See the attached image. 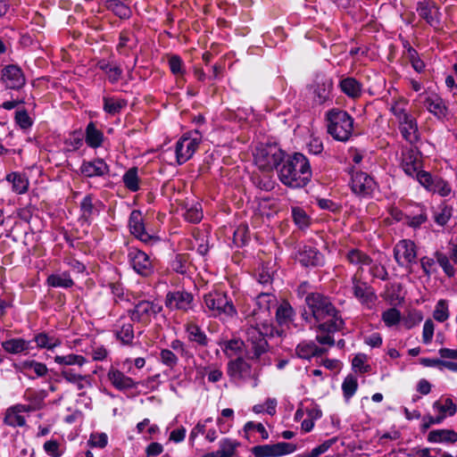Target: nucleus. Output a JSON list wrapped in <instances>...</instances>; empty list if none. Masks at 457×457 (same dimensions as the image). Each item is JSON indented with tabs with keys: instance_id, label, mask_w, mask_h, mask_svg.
Segmentation results:
<instances>
[{
	"instance_id": "f257e3e1",
	"label": "nucleus",
	"mask_w": 457,
	"mask_h": 457,
	"mask_svg": "<svg viewBox=\"0 0 457 457\" xmlns=\"http://www.w3.org/2000/svg\"><path fill=\"white\" fill-rule=\"evenodd\" d=\"M273 336L274 328L270 324L263 323L261 327L250 326L245 329V341L237 338L224 341L221 349L230 357L245 347L247 358L257 361L270 350L268 339Z\"/></svg>"
},
{
	"instance_id": "f03ea898",
	"label": "nucleus",
	"mask_w": 457,
	"mask_h": 457,
	"mask_svg": "<svg viewBox=\"0 0 457 457\" xmlns=\"http://www.w3.org/2000/svg\"><path fill=\"white\" fill-rule=\"evenodd\" d=\"M311 317L318 323V332L335 333L344 327V320L328 297L312 293L305 297Z\"/></svg>"
},
{
	"instance_id": "7ed1b4c3",
	"label": "nucleus",
	"mask_w": 457,
	"mask_h": 457,
	"mask_svg": "<svg viewBox=\"0 0 457 457\" xmlns=\"http://www.w3.org/2000/svg\"><path fill=\"white\" fill-rule=\"evenodd\" d=\"M278 175L285 186L293 188L303 187L312 178L309 160L300 153L288 155L279 166Z\"/></svg>"
},
{
	"instance_id": "20e7f679",
	"label": "nucleus",
	"mask_w": 457,
	"mask_h": 457,
	"mask_svg": "<svg viewBox=\"0 0 457 457\" xmlns=\"http://www.w3.org/2000/svg\"><path fill=\"white\" fill-rule=\"evenodd\" d=\"M328 133L337 141L346 142L353 131V119L344 110L331 109L327 114Z\"/></svg>"
},
{
	"instance_id": "39448f33",
	"label": "nucleus",
	"mask_w": 457,
	"mask_h": 457,
	"mask_svg": "<svg viewBox=\"0 0 457 457\" xmlns=\"http://www.w3.org/2000/svg\"><path fill=\"white\" fill-rule=\"evenodd\" d=\"M203 307L205 313L212 317H233L237 314L236 308L227 294L221 291H212L203 297Z\"/></svg>"
},
{
	"instance_id": "423d86ee",
	"label": "nucleus",
	"mask_w": 457,
	"mask_h": 457,
	"mask_svg": "<svg viewBox=\"0 0 457 457\" xmlns=\"http://www.w3.org/2000/svg\"><path fill=\"white\" fill-rule=\"evenodd\" d=\"M256 165L263 170H271L278 168L285 158V153L277 145H261L255 148L253 154Z\"/></svg>"
},
{
	"instance_id": "0eeeda50",
	"label": "nucleus",
	"mask_w": 457,
	"mask_h": 457,
	"mask_svg": "<svg viewBox=\"0 0 457 457\" xmlns=\"http://www.w3.org/2000/svg\"><path fill=\"white\" fill-rule=\"evenodd\" d=\"M162 311V306L158 303L142 300L137 303L133 309L129 310L128 314L132 321L146 326Z\"/></svg>"
},
{
	"instance_id": "6e6552de",
	"label": "nucleus",
	"mask_w": 457,
	"mask_h": 457,
	"mask_svg": "<svg viewBox=\"0 0 457 457\" xmlns=\"http://www.w3.org/2000/svg\"><path fill=\"white\" fill-rule=\"evenodd\" d=\"M195 134L196 135L195 137L184 135L177 142L175 154L179 164H183L188 161L198 148L201 138L198 136V131H195Z\"/></svg>"
},
{
	"instance_id": "1a4fd4ad",
	"label": "nucleus",
	"mask_w": 457,
	"mask_h": 457,
	"mask_svg": "<svg viewBox=\"0 0 457 457\" xmlns=\"http://www.w3.org/2000/svg\"><path fill=\"white\" fill-rule=\"evenodd\" d=\"M352 288L353 295L362 303L370 305L377 300L374 289L365 281L361 279L360 271L352 277Z\"/></svg>"
},
{
	"instance_id": "9d476101",
	"label": "nucleus",
	"mask_w": 457,
	"mask_h": 457,
	"mask_svg": "<svg viewBox=\"0 0 457 457\" xmlns=\"http://www.w3.org/2000/svg\"><path fill=\"white\" fill-rule=\"evenodd\" d=\"M295 450V445L280 442L274 445H256L252 449V453L254 457H278L292 453Z\"/></svg>"
},
{
	"instance_id": "9b49d317",
	"label": "nucleus",
	"mask_w": 457,
	"mask_h": 457,
	"mask_svg": "<svg viewBox=\"0 0 457 457\" xmlns=\"http://www.w3.org/2000/svg\"><path fill=\"white\" fill-rule=\"evenodd\" d=\"M165 305L170 310L188 312L194 307V296L184 290L169 292L166 295Z\"/></svg>"
},
{
	"instance_id": "f8f14e48",
	"label": "nucleus",
	"mask_w": 457,
	"mask_h": 457,
	"mask_svg": "<svg viewBox=\"0 0 457 457\" xmlns=\"http://www.w3.org/2000/svg\"><path fill=\"white\" fill-rule=\"evenodd\" d=\"M377 184L372 177L363 171H355L352 175L351 188L360 196H369L376 189Z\"/></svg>"
},
{
	"instance_id": "ddd939ff",
	"label": "nucleus",
	"mask_w": 457,
	"mask_h": 457,
	"mask_svg": "<svg viewBox=\"0 0 457 457\" xmlns=\"http://www.w3.org/2000/svg\"><path fill=\"white\" fill-rule=\"evenodd\" d=\"M394 256L396 262L402 267L415 262L417 256L415 244L407 239L399 241L394 248Z\"/></svg>"
},
{
	"instance_id": "4468645a",
	"label": "nucleus",
	"mask_w": 457,
	"mask_h": 457,
	"mask_svg": "<svg viewBox=\"0 0 457 457\" xmlns=\"http://www.w3.org/2000/svg\"><path fill=\"white\" fill-rule=\"evenodd\" d=\"M129 260L134 270L141 276H149L154 271L150 257L143 251L131 248L129 252Z\"/></svg>"
},
{
	"instance_id": "2eb2a0df",
	"label": "nucleus",
	"mask_w": 457,
	"mask_h": 457,
	"mask_svg": "<svg viewBox=\"0 0 457 457\" xmlns=\"http://www.w3.org/2000/svg\"><path fill=\"white\" fill-rule=\"evenodd\" d=\"M2 80L11 89H21L26 83L25 76L17 65H7L2 70Z\"/></svg>"
},
{
	"instance_id": "dca6fc26",
	"label": "nucleus",
	"mask_w": 457,
	"mask_h": 457,
	"mask_svg": "<svg viewBox=\"0 0 457 457\" xmlns=\"http://www.w3.org/2000/svg\"><path fill=\"white\" fill-rule=\"evenodd\" d=\"M129 225L131 233L140 239L144 243H150L153 240H155L154 237L149 235L145 230V226L143 224L142 214L140 211L134 210L130 213Z\"/></svg>"
},
{
	"instance_id": "f3484780",
	"label": "nucleus",
	"mask_w": 457,
	"mask_h": 457,
	"mask_svg": "<svg viewBox=\"0 0 457 457\" xmlns=\"http://www.w3.org/2000/svg\"><path fill=\"white\" fill-rule=\"evenodd\" d=\"M107 378L119 391H126L136 388L137 382L116 369H111L107 373Z\"/></svg>"
},
{
	"instance_id": "a211bd4d",
	"label": "nucleus",
	"mask_w": 457,
	"mask_h": 457,
	"mask_svg": "<svg viewBox=\"0 0 457 457\" xmlns=\"http://www.w3.org/2000/svg\"><path fill=\"white\" fill-rule=\"evenodd\" d=\"M296 258L305 267L319 266L323 262V255L316 248L310 245H304L300 249Z\"/></svg>"
},
{
	"instance_id": "6ab92c4d",
	"label": "nucleus",
	"mask_w": 457,
	"mask_h": 457,
	"mask_svg": "<svg viewBox=\"0 0 457 457\" xmlns=\"http://www.w3.org/2000/svg\"><path fill=\"white\" fill-rule=\"evenodd\" d=\"M402 167L408 176L414 178V173L421 168V161L416 149L411 148L403 153Z\"/></svg>"
},
{
	"instance_id": "aec40b11",
	"label": "nucleus",
	"mask_w": 457,
	"mask_h": 457,
	"mask_svg": "<svg viewBox=\"0 0 457 457\" xmlns=\"http://www.w3.org/2000/svg\"><path fill=\"white\" fill-rule=\"evenodd\" d=\"M80 172L85 177H101L109 172L108 165L103 159L97 158L89 162H83L80 166Z\"/></svg>"
},
{
	"instance_id": "412c9836",
	"label": "nucleus",
	"mask_w": 457,
	"mask_h": 457,
	"mask_svg": "<svg viewBox=\"0 0 457 457\" xmlns=\"http://www.w3.org/2000/svg\"><path fill=\"white\" fill-rule=\"evenodd\" d=\"M424 104L429 112L440 120L446 118L448 115V107L445 102L436 94L426 97Z\"/></svg>"
},
{
	"instance_id": "4be33fe9",
	"label": "nucleus",
	"mask_w": 457,
	"mask_h": 457,
	"mask_svg": "<svg viewBox=\"0 0 457 457\" xmlns=\"http://www.w3.org/2000/svg\"><path fill=\"white\" fill-rule=\"evenodd\" d=\"M228 374L234 379H245L251 376V365L243 358H237L228 363Z\"/></svg>"
},
{
	"instance_id": "5701e85b",
	"label": "nucleus",
	"mask_w": 457,
	"mask_h": 457,
	"mask_svg": "<svg viewBox=\"0 0 457 457\" xmlns=\"http://www.w3.org/2000/svg\"><path fill=\"white\" fill-rule=\"evenodd\" d=\"M333 87L332 79L324 76H318L314 85V96L319 104L325 103L329 98Z\"/></svg>"
},
{
	"instance_id": "b1692460",
	"label": "nucleus",
	"mask_w": 457,
	"mask_h": 457,
	"mask_svg": "<svg viewBox=\"0 0 457 457\" xmlns=\"http://www.w3.org/2000/svg\"><path fill=\"white\" fill-rule=\"evenodd\" d=\"M345 258L351 264L359 266L357 271H360L361 275L363 271L362 266H370L373 262L372 259L367 253L357 248L350 249Z\"/></svg>"
},
{
	"instance_id": "393cba45",
	"label": "nucleus",
	"mask_w": 457,
	"mask_h": 457,
	"mask_svg": "<svg viewBox=\"0 0 457 457\" xmlns=\"http://www.w3.org/2000/svg\"><path fill=\"white\" fill-rule=\"evenodd\" d=\"M327 349L317 346L314 343L303 342L296 346L295 353L302 359H311L313 356H322Z\"/></svg>"
},
{
	"instance_id": "a878e982",
	"label": "nucleus",
	"mask_w": 457,
	"mask_h": 457,
	"mask_svg": "<svg viewBox=\"0 0 457 457\" xmlns=\"http://www.w3.org/2000/svg\"><path fill=\"white\" fill-rule=\"evenodd\" d=\"M417 12L419 15L426 20L430 25H434L436 21L437 8L436 4L430 0H424L418 4Z\"/></svg>"
},
{
	"instance_id": "bb28decb",
	"label": "nucleus",
	"mask_w": 457,
	"mask_h": 457,
	"mask_svg": "<svg viewBox=\"0 0 457 457\" xmlns=\"http://www.w3.org/2000/svg\"><path fill=\"white\" fill-rule=\"evenodd\" d=\"M428 441L430 443H450L457 442V432L453 429H435L428 435Z\"/></svg>"
},
{
	"instance_id": "cd10ccee",
	"label": "nucleus",
	"mask_w": 457,
	"mask_h": 457,
	"mask_svg": "<svg viewBox=\"0 0 457 457\" xmlns=\"http://www.w3.org/2000/svg\"><path fill=\"white\" fill-rule=\"evenodd\" d=\"M3 349L12 354H18L29 349V342L23 338H11L2 342Z\"/></svg>"
},
{
	"instance_id": "c85d7f7f",
	"label": "nucleus",
	"mask_w": 457,
	"mask_h": 457,
	"mask_svg": "<svg viewBox=\"0 0 457 457\" xmlns=\"http://www.w3.org/2000/svg\"><path fill=\"white\" fill-rule=\"evenodd\" d=\"M341 90L349 97L357 98L361 94V84L354 78L348 77L340 81Z\"/></svg>"
},
{
	"instance_id": "c756f323",
	"label": "nucleus",
	"mask_w": 457,
	"mask_h": 457,
	"mask_svg": "<svg viewBox=\"0 0 457 457\" xmlns=\"http://www.w3.org/2000/svg\"><path fill=\"white\" fill-rule=\"evenodd\" d=\"M61 376L69 383L74 384L78 390L85 388L86 384L91 386L89 381V376H83L75 373L72 370H63L61 372Z\"/></svg>"
},
{
	"instance_id": "7c9ffc66",
	"label": "nucleus",
	"mask_w": 457,
	"mask_h": 457,
	"mask_svg": "<svg viewBox=\"0 0 457 457\" xmlns=\"http://www.w3.org/2000/svg\"><path fill=\"white\" fill-rule=\"evenodd\" d=\"M186 331L187 333V337L191 342H195L202 346L207 345V337L198 325L195 323H187L186 325Z\"/></svg>"
},
{
	"instance_id": "2f4dec72",
	"label": "nucleus",
	"mask_w": 457,
	"mask_h": 457,
	"mask_svg": "<svg viewBox=\"0 0 457 457\" xmlns=\"http://www.w3.org/2000/svg\"><path fill=\"white\" fill-rule=\"evenodd\" d=\"M4 423L9 427H23L26 425V420L23 416L21 415V412L18 411L15 405L9 407L5 411V415L4 418Z\"/></svg>"
},
{
	"instance_id": "473e14b6",
	"label": "nucleus",
	"mask_w": 457,
	"mask_h": 457,
	"mask_svg": "<svg viewBox=\"0 0 457 457\" xmlns=\"http://www.w3.org/2000/svg\"><path fill=\"white\" fill-rule=\"evenodd\" d=\"M104 139V134L101 130L97 129L93 122H90L86 129V143L96 148L101 145Z\"/></svg>"
},
{
	"instance_id": "72a5a7b5",
	"label": "nucleus",
	"mask_w": 457,
	"mask_h": 457,
	"mask_svg": "<svg viewBox=\"0 0 457 457\" xmlns=\"http://www.w3.org/2000/svg\"><path fill=\"white\" fill-rule=\"evenodd\" d=\"M399 129L403 138L410 144L412 145L419 141L420 135L416 120H409L408 124L402 125Z\"/></svg>"
},
{
	"instance_id": "f704fd0d",
	"label": "nucleus",
	"mask_w": 457,
	"mask_h": 457,
	"mask_svg": "<svg viewBox=\"0 0 457 457\" xmlns=\"http://www.w3.org/2000/svg\"><path fill=\"white\" fill-rule=\"evenodd\" d=\"M452 215L453 208L446 204L439 205L433 212L435 222L441 227L445 226L450 220Z\"/></svg>"
},
{
	"instance_id": "c9c22d12",
	"label": "nucleus",
	"mask_w": 457,
	"mask_h": 457,
	"mask_svg": "<svg viewBox=\"0 0 457 457\" xmlns=\"http://www.w3.org/2000/svg\"><path fill=\"white\" fill-rule=\"evenodd\" d=\"M47 284L54 287L69 288L73 286V280L68 273L52 274L47 278Z\"/></svg>"
},
{
	"instance_id": "e433bc0d",
	"label": "nucleus",
	"mask_w": 457,
	"mask_h": 457,
	"mask_svg": "<svg viewBox=\"0 0 457 457\" xmlns=\"http://www.w3.org/2000/svg\"><path fill=\"white\" fill-rule=\"evenodd\" d=\"M6 179L12 184V189L16 193L22 194L27 191L29 182L21 174L17 172L10 173L6 176Z\"/></svg>"
},
{
	"instance_id": "4c0bfd02",
	"label": "nucleus",
	"mask_w": 457,
	"mask_h": 457,
	"mask_svg": "<svg viewBox=\"0 0 457 457\" xmlns=\"http://www.w3.org/2000/svg\"><path fill=\"white\" fill-rule=\"evenodd\" d=\"M34 341L36 342L37 347L39 348H46L48 350H52L56 346L61 345V340L54 337H50L46 333H39L34 337Z\"/></svg>"
},
{
	"instance_id": "58836bf2",
	"label": "nucleus",
	"mask_w": 457,
	"mask_h": 457,
	"mask_svg": "<svg viewBox=\"0 0 457 457\" xmlns=\"http://www.w3.org/2000/svg\"><path fill=\"white\" fill-rule=\"evenodd\" d=\"M256 304L260 311L269 312L271 306L277 305V298L270 293L262 292L256 297Z\"/></svg>"
},
{
	"instance_id": "ea45409f",
	"label": "nucleus",
	"mask_w": 457,
	"mask_h": 457,
	"mask_svg": "<svg viewBox=\"0 0 457 457\" xmlns=\"http://www.w3.org/2000/svg\"><path fill=\"white\" fill-rule=\"evenodd\" d=\"M106 5L110 11L120 19H128L130 17V9L119 0H108Z\"/></svg>"
},
{
	"instance_id": "a19ab883",
	"label": "nucleus",
	"mask_w": 457,
	"mask_h": 457,
	"mask_svg": "<svg viewBox=\"0 0 457 457\" xmlns=\"http://www.w3.org/2000/svg\"><path fill=\"white\" fill-rule=\"evenodd\" d=\"M54 361L60 365H78L81 367L87 362V360L82 355L71 353L67 355H56Z\"/></svg>"
},
{
	"instance_id": "79ce46f5",
	"label": "nucleus",
	"mask_w": 457,
	"mask_h": 457,
	"mask_svg": "<svg viewBox=\"0 0 457 457\" xmlns=\"http://www.w3.org/2000/svg\"><path fill=\"white\" fill-rule=\"evenodd\" d=\"M294 314L293 308L288 303H281L276 312V319L279 325H286L291 321Z\"/></svg>"
},
{
	"instance_id": "37998d69",
	"label": "nucleus",
	"mask_w": 457,
	"mask_h": 457,
	"mask_svg": "<svg viewBox=\"0 0 457 457\" xmlns=\"http://www.w3.org/2000/svg\"><path fill=\"white\" fill-rule=\"evenodd\" d=\"M125 187L132 192H136L139 189L138 186V176L137 168L133 167L125 172L122 177Z\"/></svg>"
},
{
	"instance_id": "c03bdc74",
	"label": "nucleus",
	"mask_w": 457,
	"mask_h": 457,
	"mask_svg": "<svg viewBox=\"0 0 457 457\" xmlns=\"http://www.w3.org/2000/svg\"><path fill=\"white\" fill-rule=\"evenodd\" d=\"M239 443L230 438H223L219 443V452L221 457H232Z\"/></svg>"
},
{
	"instance_id": "a18cd8bd",
	"label": "nucleus",
	"mask_w": 457,
	"mask_h": 457,
	"mask_svg": "<svg viewBox=\"0 0 457 457\" xmlns=\"http://www.w3.org/2000/svg\"><path fill=\"white\" fill-rule=\"evenodd\" d=\"M436 262L443 269L445 275L452 278L455 274V269L451 264L449 257L442 252L436 251L434 253Z\"/></svg>"
},
{
	"instance_id": "49530a36",
	"label": "nucleus",
	"mask_w": 457,
	"mask_h": 457,
	"mask_svg": "<svg viewBox=\"0 0 457 457\" xmlns=\"http://www.w3.org/2000/svg\"><path fill=\"white\" fill-rule=\"evenodd\" d=\"M433 408L438 411L440 414H445V416H453L457 411V406L451 398L445 399V403H441L440 401H436L433 403Z\"/></svg>"
},
{
	"instance_id": "de8ad7c7",
	"label": "nucleus",
	"mask_w": 457,
	"mask_h": 457,
	"mask_svg": "<svg viewBox=\"0 0 457 457\" xmlns=\"http://www.w3.org/2000/svg\"><path fill=\"white\" fill-rule=\"evenodd\" d=\"M357 387V378L353 375H348L342 384V390L345 398L349 400L355 394Z\"/></svg>"
},
{
	"instance_id": "09e8293b",
	"label": "nucleus",
	"mask_w": 457,
	"mask_h": 457,
	"mask_svg": "<svg viewBox=\"0 0 457 457\" xmlns=\"http://www.w3.org/2000/svg\"><path fill=\"white\" fill-rule=\"evenodd\" d=\"M428 191L436 193L441 196H447L451 193V187L445 180L440 178H435Z\"/></svg>"
},
{
	"instance_id": "8fccbe9b",
	"label": "nucleus",
	"mask_w": 457,
	"mask_h": 457,
	"mask_svg": "<svg viewBox=\"0 0 457 457\" xmlns=\"http://www.w3.org/2000/svg\"><path fill=\"white\" fill-rule=\"evenodd\" d=\"M126 105V101L116 98H104V109L110 114L118 113Z\"/></svg>"
},
{
	"instance_id": "3c124183",
	"label": "nucleus",
	"mask_w": 457,
	"mask_h": 457,
	"mask_svg": "<svg viewBox=\"0 0 457 457\" xmlns=\"http://www.w3.org/2000/svg\"><path fill=\"white\" fill-rule=\"evenodd\" d=\"M274 270L268 264L262 265L258 270L257 281L262 286H268L271 284Z\"/></svg>"
},
{
	"instance_id": "603ef678",
	"label": "nucleus",
	"mask_w": 457,
	"mask_h": 457,
	"mask_svg": "<svg viewBox=\"0 0 457 457\" xmlns=\"http://www.w3.org/2000/svg\"><path fill=\"white\" fill-rule=\"evenodd\" d=\"M433 317L439 322L445 321L449 317L447 302L441 299L437 302Z\"/></svg>"
},
{
	"instance_id": "864d4df0",
	"label": "nucleus",
	"mask_w": 457,
	"mask_h": 457,
	"mask_svg": "<svg viewBox=\"0 0 457 457\" xmlns=\"http://www.w3.org/2000/svg\"><path fill=\"white\" fill-rule=\"evenodd\" d=\"M22 368L24 370H33V371L37 374V377H44L48 371V369L46 364L42 362H37L36 361H23Z\"/></svg>"
},
{
	"instance_id": "5fc2aeb1",
	"label": "nucleus",
	"mask_w": 457,
	"mask_h": 457,
	"mask_svg": "<svg viewBox=\"0 0 457 457\" xmlns=\"http://www.w3.org/2000/svg\"><path fill=\"white\" fill-rule=\"evenodd\" d=\"M117 337L121 340L123 344H129L134 338L133 326L130 323L123 324L117 333Z\"/></svg>"
},
{
	"instance_id": "6e6d98bb",
	"label": "nucleus",
	"mask_w": 457,
	"mask_h": 457,
	"mask_svg": "<svg viewBox=\"0 0 457 457\" xmlns=\"http://www.w3.org/2000/svg\"><path fill=\"white\" fill-rule=\"evenodd\" d=\"M160 359L162 362L169 368H174L178 363V357L176 354L169 349H162L160 353Z\"/></svg>"
},
{
	"instance_id": "4d7b16f0",
	"label": "nucleus",
	"mask_w": 457,
	"mask_h": 457,
	"mask_svg": "<svg viewBox=\"0 0 457 457\" xmlns=\"http://www.w3.org/2000/svg\"><path fill=\"white\" fill-rule=\"evenodd\" d=\"M401 318L400 312L395 308L386 310L382 314V320L387 326H393L399 322Z\"/></svg>"
},
{
	"instance_id": "13d9d810",
	"label": "nucleus",
	"mask_w": 457,
	"mask_h": 457,
	"mask_svg": "<svg viewBox=\"0 0 457 457\" xmlns=\"http://www.w3.org/2000/svg\"><path fill=\"white\" fill-rule=\"evenodd\" d=\"M292 216L295 224L300 228H304L308 225L309 219L305 212L301 208H293Z\"/></svg>"
},
{
	"instance_id": "bf43d9fd",
	"label": "nucleus",
	"mask_w": 457,
	"mask_h": 457,
	"mask_svg": "<svg viewBox=\"0 0 457 457\" xmlns=\"http://www.w3.org/2000/svg\"><path fill=\"white\" fill-rule=\"evenodd\" d=\"M414 177L417 179V180L420 182L421 186H423L426 189L429 190L431 187V185L435 179V178H432L431 174L428 171L419 170L417 173H414Z\"/></svg>"
},
{
	"instance_id": "052dcab7",
	"label": "nucleus",
	"mask_w": 457,
	"mask_h": 457,
	"mask_svg": "<svg viewBox=\"0 0 457 457\" xmlns=\"http://www.w3.org/2000/svg\"><path fill=\"white\" fill-rule=\"evenodd\" d=\"M445 419V414H440L436 417L430 415L424 416L422 418L421 430L424 432L428 430L432 425L440 424Z\"/></svg>"
},
{
	"instance_id": "680f3d73",
	"label": "nucleus",
	"mask_w": 457,
	"mask_h": 457,
	"mask_svg": "<svg viewBox=\"0 0 457 457\" xmlns=\"http://www.w3.org/2000/svg\"><path fill=\"white\" fill-rule=\"evenodd\" d=\"M185 219L192 223L199 222L203 218V212L197 206L187 209L184 214Z\"/></svg>"
},
{
	"instance_id": "e2e57ef3",
	"label": "nucleus",
	"mask_w": 457,
	"mask_h": 457,
	"mask_svg": "<svg viewBox=\"0 0 457 457\" xmlns=\"http://www.w3.org/2000/svg\"><path fill=\"white\" fill-rule=\"evenodd\" d=\"M15 120L21 129H28L32 125L31 119L25 110L16 112Z\"/></svg>"
},
{
	"instance_id": "0e129e2a",
	"label": "nucleus",
	"mask_w": 457,
	"mask_h": 457,
	"mask_svg": "<svg viewBox=\"0 0 457 457\" xmlns=\"http://www.w3.org/2000/svg\"><path fill=\"white\" fill-rule=\"evenodd\" d=\"M434 335V322L428 319L425 321L422 332V340L424 344H429Z\"/></svg>"
},
{
	"instance_id": "69168bd1",
	"label": "nucleus",
	"mask_w": 457,
	"mask_h": 457,
	"mask_svg": "<svg viewBox=\"0 0 457 457\" xmlns=\"http://www.w3.org/2000/svg\"><path fill=\"white\" fill-rule=\"evenodd\" d=\"M171 267L177 273L185 274L187 272V258L183 255H177Z\"/></svg>"
},
{
	"instance_id": "338daca9",
	"label": "nucleus",
	"mask_w": 457,
	"mask_h": 457,
	"mask_svg": "<svg viewBox=\"0 0 457 457\" xmlns=\"http://www.w3.org/2000/svg\"><path fill=\"white\" fill-rule=\"evenodd\" d=\"M169 65L171 72L175 75L183 74V63L182 60L178 55H172L169 59Z\"/></svg>"
},
{
	"instance_id": "774afa93",
	"label": "nucleus",
	"mask_w": 457,
	"mask_h": 457,
	"mask_svg": "<svg viewBox=\"0 0 457 457\" xmlns=\"http://www.w3.org/2000/svg\"><path fill=\"white\" fill-rule=\"evenodd\" d=\"M46 453L53 457H61L62 453L59 451V443L56 440H49L44 444Z\"/></svg>"
}]
</instances>
